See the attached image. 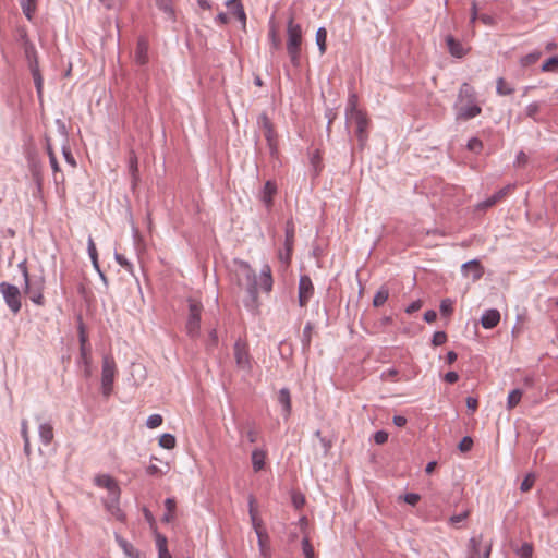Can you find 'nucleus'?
I'll list each match as a JSON object with an SVG mask.
<instances>
[{"mask_svg":"<svg viewBox=\"0 0 558 558\" xmlns=\"http://www.w3.org/2000/svg\"><path fill=\"white\" fill-rule=\"evenodd\" d=\"M466 146H468L469 150L474 151V153H480L483 147V143L477 137H472L469 140Z\"/></svg>","mask_w":558,"mask_h":558,"instance_id":"3c124183","label":"nucleus"},{"mask_svg":"<svg viewBox=\"0 0 558 558\" xmlns=\"http://www.w3.org/2000/svg\"><path fill=\"white\" fill-rule=\"evenodd\" d=\"M314 294V286L312 279L307 275H303L299 280V304L301 307L307 305Z\"/></svg>","mask_w":558,"mask_h":558,"instance_id":"9b49d317","label":"nucleus"},{"mask_svg":"<svg viewBox=\"0 0 558 558\" xmlns=\"http://www.w3.org/2000/svg\"><path fill=\"white\" fill-rule=\"evenodd\" d=\"M287 52L294 66L300 65L302 29L300 24L294 23L293 15L290 16L287 26Z\"/></svg>","mask_w":558,"mask_h":558,"instance_id":"f03ea898","label":"nucleus"},{"mask_svg":"<svg viewBox=\"0 0 558 558\" xmlns=\"http://www.w3.org/2000/svg\"><path fill=\"white\" fill-rule=\"evenodd\" d=\"M387 440H388V433L387 432H385V430H377L374 434V441L377 445H384L385 442H387Z\"/></svg>","mask_w":558,"mask_h":558,"instance_id":"4d7b16f0","label":"nucleus"},{"mask_svg":"<svg viewBox=\"0 0 558 558\" xmlns=\"http://www.w3.org/2000/svg\"><path fill=\"white\" fill-rule=\"evenodd\" d=\"M473 446V439L469 436H465L462 438V440L459 442V449L462 452H468L472 449Z\"/></svg>","mask_w":558,"mask_h":558,"instance_id":"6e6d98bb","label":"nucleus"},{"mask_svg":"<svg viewBox=\"0 0 558 558\" xmlns=\"http://www.w3.org/2000/svg\"><path fill=\"white\" fill-rule=\"evenodd\" d=\"M539 110H541V105L538 102L534 101L526 106L525 113L529 118H532L535 122H538V119L536 118V116L538 114Z\"/></svg>","mask_w":558,"mask_h":558,"instance_id":"37998d69","label":"nucleus"},{"mask_svg":"<svg viewBox=\"0 0 558 558\" xmlns=\"http://www.w3.org/2000/svg\"><path fill=\"white\" fill-rule=\"evenodd\" d=\"M541 56L542 53L539 51L531 52L521 59V64L523 66L532 65L541 58Z\"/></svg>","mask_w":558,"mask_h":558,"instance_id":"a18cd8bd","label":"nucleus"},{"mask_svg":"<svg viewBox=\"0 0 558 558\" xmlns=\"http://www.w3.org/2000/svg\"><path fill=\"white\" fill-rule=\"evenodd\" d=\"M256 534H257V537H258V545H259L260 554L263 556H266L267 548H266V545H265V539H267V534H266V532L264 530L260 531V532H256Z\"/></svg>","mask_w":558,"mask_h":558,"instance_id":"5fc2aeb1","label":"nucleus"},{"mask_svg":"<svg viewBox=\"0 0 558 558\" xmlns=\"http://www.w3.org/2000/svg\"><path fill=\"white\" fill-rule=\"evenodd\" d=\"M512 187L513 186L509 184V185L500 189L494 195H492L490 197L486 198L484 202L480 203L477 205V207L480 209H486V208H489V207L494 206L496 203H498L501 199H504L509 194V192L512 190Z\"/></svg>","mask_w":558,"mask_h":558,"instance_id":"4468645a","label":"nucleus"},{"mask_svg":"<svg viewBox=\"0 0 558 558\" xmlns=\"http://www.w3.org/2000/svg\"><path fill=\"white\" fill-rule=\"evenodd\" d=\"M95 483L97 486L108 489L110 501L112 504H118L120 498V487L113 477L107 474L98 475L95 478Z\"/></svg>","mask_w":558,"mask_h":558,"instance_id":"1a4fd4ad","label":"nucleus"},{"mask_svg":"<svg viewBox=\"0 0 558 558\" xmlns=\"http://www.w3.org/2000/svg\"><path fill=\"white\" fill-rule=\"evenodd\" d=\"M294 235H295V227L292 219L288 220L286 223V241L284 247L287 250V260L291 258V253L294 244Z\"/></svg>","mask_w":558,"mask_h":558,"instance_id":"a211bd4d","label":"nucleus"},{"mask_svg":"<svg viewBox=\"0 0 558 558\" xmlns=\"http://www.w3.org/2000/svg\"><path fill=\"white\" fill-rule=\"evenodd\" d=\"M257 125L264 131L267 145L269 147L270 155L272 157L278 154V135L274 128V124L266 112H262L257 118Z\"/></svg>","mask_w":558,"mask_h":558,"instance_id":"423d86ee","label":"nucleus"},{"mask_svg":"<svg viewBox=\"0 0 558 558\" xmlns=\"http://www.w3.org/2000/svg\"><path fill=\"white\" fill-rule=\"evenodd\" d=\"M233 356L238 369L244 372L246 375H250L253 369V359L250 353L247 342L243 341L242 339H238L233 345Z\"/></svg>","mask_w":558,"mask_h":558,"instance_id":"20e7f679","label":"nucleus"},{"mask_svg":"<svg viewBox=\"0 0 558 558\" xmlns=\"http://www.w3.org/2000/svg\"><path fill=\"white\" fill-rule=\"evenodd\" d=\"M232 14L242 23V27H243V29H245L246 14H245L242 3H236V8H234V10H232Z\"/></svg>","mask_w":558,"mask_h":558,"instance_id":"c03bdc74","label":"nucleus"},{"mask_svg":"<svg viewBox=\"0 0 558 558\" xmlns=\"http://www.w3.org/2000/svg\"><path fill=\"white\" fill-rule=\"evenodd\" d=\"M246 437H247V440L251 444H255L257 441V438H258V432L256 429H254V428H251V429L247 430Z\"/></svg>","mask_w":558,"mask_h":558,"instance_id":"774afa93","label":"nucleus"},{"mask_svg":"<svg viewBox=\"0 0 558 558\" xmlns=\"http://www.w3.org/2000/svg\"><path fill=\"white\" fill-rule=\"evenodd\" d=\"M302 550H303L305 558H314L315 557L314 547L311 544L308 536H304L302 539Z\"/></svg>","mask_w":558,"mask_h":558,"instance_id":"79ce46f5","label":"nucleus"},{"mask_svg":"<svg viewBox=\"0 0 558 558\" xmlns=\"http://www.w3.org/2000/svg\"><path fill=\"white\" fill-rule=\"evenodd\" d=\"M316 44L318 46L320 54L326 52V40H327V31L324 27H319L315 35Z\"/></svg>","mask_w":558,"mask_h":558,"instance_id":"473e14b6","label":"nucleus"},{"mask_svg":"<svg viewBox=\"0 0 558 558\" xmlns=\"http://www.w3.org/2000/svg\"><path fill=\"white\" fill-rule=\"evenodd\" d=\"M478 20L487 26H494L496 24L495 19L488 14H481Z\"/></svg>","mask_w":558,"mask_h":558,"instance_id":"e2e57ef3","label":"nucleus"},{"mask_svg":"<svg viewBox=\"0 0 558 558\" xmlns=\"http://www.w3.org/2000/svg\"><path fill=\"white\" fill-rule=\"evenodd\" d=\"M157 546L159 550V558H171L168 549H167V541L163 536H158L157 538Z\"/></svg>","mask_w":558,"mask_h":558,"instance_id":"a19ab883","label":"nucleus"},{"mask_svg":"<svg viewBox=\"0 0 558 558\" xmlns=\"http://www.w3.org/2000/svg\"><path fill=\"white\" fill-rule=\"evenodd\" d=\"M129 171L132 175V184L135 186L138 181V159L136 154L131 150L129 154Z\"/></svg>","mask_w":558,"mask_h":558,"instance_id":"393cba45","label":"nucleus"},{"mask_svg":"<svg viewBox=\"0 0 558 558\" xmlns=\"http://www.w3.org/2000/svg\"><path fill=\"white\" fill-rule=\"evenodd\" d=\"M447 341V335L445 331H436L433 335L432 343L435 347L442 345Z\"/></svg>","mask_w":558,"mask_h":558,"instance_id":"8fccbe9b","label":"nucleus"},{"mask_svg":"<svg viewBox=\"0 0 558 558\" xmlns=\"http://www.w3.org/2000/svg\"><path fill=\"white\" fill-rule=\"evenodd\" d=\"M500 322V313L497 310H486L481 318V324L485 329H492Z\"/></svg>","mask_w":558,"mask_h":558,"instance_id":"2eb2a0df","label":"nucleus"},{"mask_svg":"<svg viewBox=\"0 0 558 558\" xmlns=\"http://www.w3.org/2000/svg\"><path fill=\"white\" fill-rule=\"evenodd\" d=\"M116 375V363L111 356H104L101 369V388L105 397L112 392L113 380Z\"/></svg>","mask_w":558,"mask_h":558,"instance_id":"0eeeda50","label":"nucleus"},{"mask_svg":"<svg viewBox=\"0 0 558 558\" xmlns=\"http://www.w3.org/2000/svg\"><path fill=\"white\" fill-rule=\"evenodd\" d=\"M277 192V185L272 181H267L263 189L262 201L270 208L272 206V197Z\"/></svg>","mask_w":558,"mask_h":558,"instance_id":"5701e85b","label":"nucleus"},{"mask_svg":"<svg viewBox=\"0 0 558 558\" xmlns=\"http://www.w3.org/2000/svg\"><path fill=\"white\" fill-rule=\"evenodd\" d=\"M420 499L421 496L415 493H408L403 496V500L411 506H415L420 501Z\"/></svg>","mask_w":558,"mask_h":558,"instance_id":"13d9d810","label":"nucleus"},{"mask_svg":"<svg viewBox=\"0 0 558 558\" xmlns=\"http://www.w3.org/2000/svg\"><path fill=\"white\" fill-rule=\"evenodd\" d=\"M462 274L468 277L472 275V279L474 281L480 280L484 275V269L481 263L477 259H472L464 263L461 267Z\"/></svg>","mask_w":558,"mask_h":558,"instance_id":"ddd939ff","label":"nucleus"},{"mask_svg":"<svg viewBox=\"0 0 558 558\" xmlns=\"http://www.w3.org/2000/svg\"><path fill=\"white\" fill-rule=\"evenodd\" d=\"M189 302V316L185 325V329L187 335L191 338H196L199 335L201 328V314L203 311V305L201 302L195 299L190 298Z\"/></svg>","mask_w":558,"mask_h":558,"instance_id":"39448f33","label":"nucleus"},{"mask_svg":"<svg viewBox=\"0 0 558 558\" xmlns=\"http://www.w3.org/2000/svg\"><path fill=\"white\" fill-rule=\"evenodd\" d=\"M156 4L165 13H167L169 15L173 14V9H172L171 0H156Z\"/></svg>","mask_w":558,"mask_h":558,"instance_id":"603ef678","label":"nucleus"},{"mask_svg":"<svg viewBox=\"0 0 558 558\" xmlns=\"http://www.w3.org/2000/svg\"><path fill=\"white\" fill-rule=\"evenodd\" d=\"M422 307V301L417 300L412 302L410 305L407 306L405 312L408 314H413L417 312Z\"/></svg>","mask_w":558,"mask_h":558,"instance_id":"680f3d73","label":"nucleus"},{"mask_svg":"<svg viewBox=\"0 0 558 558\" xmlns=\"http://www.w3.org/2000/svg\"><path fill=\"white\" fill-rule=\"evenodd\" d=\"M177 440L172 434H163L159 438V446L165 449H173L175 447Z\"/></svg>","mask_w":558,"mask_h":558,"instance_id":"e433bc0d","label":"nucleus"},{"mask_svg":"<svg viewBox=\"0 0 558 558\" xmlns=\"http://www.w3.org/2000/svg\"><path fill=\"white\" fill-rule=\"evenodd\" d=\"M437 318V313L434 310H428L424 313V320L426 323H434Z\"/></svg>","mask_w":558,"mask_h":558,"instance_id":"69168bd1","label":"nucleus"},{"mask_svg":"<svg viewBox=\"0 0 558 558\" xmlns=\"http://www.w3.org/2000/svg\"><path fill=\"white\" fill-rule=\"evenodd\" d=\"M244 278L246 281L247 298L244 301L245 307L252 312H257L259 307L258 291H257V276L254 269L247 264L242 263Z\"/></svg>","mask_w":558,"mask_h":558,"instance_id":"7ed1b4c3","label":"nucleus"},{"mask_svg":"<svg viewBox=\"0 0 558 558\" xmlns=\"http://www.w3.org/2000/svg\"><path fill=\"white\" fill-rule=\"evenodd\" d=\"M389 298V290L386 286H381L373 298V306H383Z\"/></svg>","mask_w":558,"mask_h":558,"instance_id":"7c9ffc66","label":"nucleus"},{"mask_svg":"<svg viewBox=\"0 0 558 558\" xmlns=\"http://www.w3.org/2000/svg\"><path fill=\"white\" fill-rule=\"evenodd\" d=\"M23 49L28 61V68H32L34 61L38 62L36 48L32 43H26V45L23 46Z\"/></svg>","mask_w":558,"mask_h":558,"instance_id":"72a5a7b5","label":"nucleus"},{"mask_svg":"<svg viewBox=\"0 0 558 558\" xmlns=\"http://www.w3.org/2000/svg\"><path fill=\"white\" fill-rule=\"evenodd\" d=\"M162 424V416L160 414H151L146 421L148 428H156Z\"/></svg>","mask_w":558,"mask_h":558,"instance_id":"de8ad7c7","label":"nucleus"},{"mask_svg":"<svg viewBox=\"0 0 558 558\" xmlns=\"http://www.w3.org/2000/svg\"><path fill=\"white\" fill-rule=\"evenodd\" d=\"M357 95L352 93L348 97L347 108H345V116L347 119L352 118L356 116L357 112H363L362 110L357 109Z\"/></svg>","mask_w":558,"mask_h":558,"instance_id":"c85d7f7f","label":"nucleus"},{"mask_svg":"<svg viewBox=\"0 0 558 558\" xmlns=\"http://www.w3.org/2000/svg\"><path fill=\"white\" fill-rule=\"evenodd\" d=\"M440 312L442 315H450L453 312L452 301L445 299L440 303Z\"/></svg>","mask_w":558,"mask_h":558,"instance_id":"864d4df0","label":"nucleus"},{"mask_svg":"<svg viewBox=\"0 0 558 558\" xmlns=\"http://www.w3.org/2000/svg\"><path fill=\"white\" fill-rule=\"evenodd\" d=\"M269 37H270V40H271L272 48L274 49H279V47H280V39L277 36L275 26H271L270 32H269Z\"/></svg>","mask_w":558,"mask_h":558,"instance_id":"bf43d9fd","label":"nucleus"},{"mask_svg":"<svg viewBox=\"0 0 558 558\" xmlns=\"http://www.w3.org/2000/svg\"><path fill=\"white\" fill-rule=\"evenodd\" d=\"M0 293L2 294L8 307L13 314H17L21 310V292L14 284L8 282L0 283Z\"/></svg>","mask_w":558,"mask_h":558,"instance_id":"6e6552de","label":"nucleus"},{"mask_svg":"<svg viewBox=\"0 0 558 558\" xmlns=\"http://www.w3.org/2000/svg\"><path fill=\"white\" fill-rule=\"evenodd\" d=\"M31 73L33 75L34 84L36 87V92L39 98L43 96V86H44V80L39 71L38 62H33L32 68H29Z\"/></svg>","mask_w":558,"mask_h":558,"instance_id":"b1692460","label":"nucleus"},{"mask_svg":"<svg viewBox=\"0 0 558 558\" xmlns=\"http://www.w3.org/2000/svg\"><path fill=\"white\" fill-rule=\"evenodd\" d=\"M62 154H63V157H64L65 161L72 168H75L76 167V160H75L74 156L72 155L71 149H70L69 146H66V145L62 146Z\"/></svg>","mask_w":558,"mask_h":558,"instance_id":"09e8293b","label":"nucleus"},{"mask_svg":"<svg viewBox=\"0 0 558 558\" xmlns=\"http://www.w3.org/2000/svg\"><path fill=\"white\" fill-rule=\"evenodd\" d=\"M522 395L523 392L521 389H513L512 391H510L507 399V409H514L520 403Z\"/></svg>","mask_w":558,"mask_h":558,"instance_id":"2f4dec72","label":"nucleus"},{"mask_svg":"<svg viewBox=\"0 0 558 558\" xmlns=\"http://www.w3.org/2000/svg\"><path fill=\"white\" fill-rule=\"evenodd\" d=\"M478 407V402L476 398L468 397L466 398V408L471 410L472 412L476 411Z\"/></svg>","mask_w":558,"mask_h":558,"instance_id":"338daca9","label":"nucleus"},{"mask_svg":"<svg viewBox=\"0 0 558 558\" xmlns=\"http://www.w3.org/2000/svg\"><path fill=\"white\" fill-rule=\"evenodd\" d=\"M44 281L31 283L29 280L25 283V292L28 294L31 301L37 305L44 304L43 295Z\"/></svg>","mask_w":558,"mask_h":558,"instance_id":"f8f14e48","label":"nucleus"},{"mask_svg":"<svg viewBox=\"0 0 558 558\" xmlns=\"http://www.w3.org/2000/svg\"><path fill=\"white\" fill-rule=\"evenodd\" d=\"M39 438L44 445H49L53 439V427L49 423H43L38 428Z\"/></svg>","mask_w":558,"mask_h":558,"instance_id":"a878e982","label":"nucleus"},{"mask_svg":"<svg viewBox=\"0 0 558 558\" xmlns=\"http://www.w3.org/2000/svg\"><path fill=\"white\" fill-rule=\"evenodd\" d=\"M446 44L451 56L456 58H462L466 54V50L462 44L454 39L452 35L446 36Z\"/></svg>","mask_w":558,"mask_h":558,"instance_id":"6ab92c4d","label":"nucleus"},{"mask_svg":"<svg viewBox=\"0 0 558 558\" xmlns=\"http://www.w3.org/2000/svg\"><path fill=\"white\" fill-rule=\"evenodd\" d=\"M351 119L354 120L356 124L355 134L359 141V145L361 148H364L368 140L367 128L369 120L365 112H357L356 116L352 117Z\"/></svg>","mask_w":558,"mask_h":558,"instance_id":"9d476101","label":"nucleus"},{"mask_svg":"<svg viewBox=\"0 0 558 558\" xmlns=\"http://www.w3.org/2000/svg\"><path fill=\"white\" fill-rule=\"evenodd\" d=\"M116 541L123 553L130 558H141V551L123 537L117 535Z\"/></svg>","mask_w":558,"mask_h":558,"instance_id":"412c9836","label":"nucleus"},{"mask_svg":"<svg viewBox=\"0 0 558 558\" xmlns=\"http://www.w3.org/2000/svg\"><path fill=\"white\" fill-rule=\"evenodd\" d=\"M517 554L520 558H532L533 546L529 543H524L518 550Z\"/></svg>","mask_w":558,"mask_h":558,"instance_id":"49530a36","label":"nucleus"},{"mask_svg":"<svg viewBox=\"0 0 558 558\" xmlns=\"http://www.w3.org/2000/svg\"><path fill=\"white\" fill-rule=\"evenodd\" d=\"M496 83V92L498 95L506 96L511 95L514 92V88L510 86L502 77H499Z\"/></svg>","mask_w":558,"mask_h":558,"instance_id":"c9c22d12","label":"nucleus"},{"mask_svg":"<svg viewBox=\"0 0 558 558\" xmlns=\"http://www.w3.org/2000/svg\"><path fill=\"white\" fill-rule=\"evenodd\" d=\"M543 72L558 71V56L550 57L542 65Z\"/></svg>","mask_w":558,"mask_h":558,"instance_id":"ea45409f","label":"nucleus"},{"mask_svg":"<svg viewBox=\"0 0 558 558\" xmlns=\"http://www.w3.org/2000/svg\"><path fill=\"white\" fill-rule=\"evenodd\" d=\"M272 276L271 268L268 264H265L260 270L259 284L263 291L269 293L272 290Z\"/></svg>","mask_w":558,"mask_h":558,"instance_id":"f3484780","label":"nucleus"},{"mask_svg":"<svg viewBox=\"0 0 558 558\" xmlns=\"http://www.w3.org/2000/svg\"><path fill=\"white\" fill-rule=\"evenodd\" d=\"M278 402L282 405L283 415L288 417L291 414V396L288 388H281L278 393Z\"/></svg>","mask_w":558,"mask_h":558,"instance_id":"4be33fe9","label":"nucleus"},{"mask_svg":"<svg viewBox=\"0 0 558 558\" xmlns=\"http://www.w3.org/2000/svg\"><path fill=\"white\" fill-rule=\"evenodd\" d=\"M312 331H313V325L311 323H307L303 329L302 335V348L303 351H308L311 347V340H312Z\"/></svg>","mask_w":558,"mask_h":558,"instance_id":"f704fd0d","label":"nucleus"},{"mask_svg":"<svg viewBox=\"0 0 558 558\" xmlns=\"http://www.w3.org/2000/svg\"><path fill=\"white\" fill-rule=\"evenodd\" d=\"M166 513L162 515L161 521L169 523L175 518L177 502L174 498H167L165 500Z\"/></svg>","mask_w":558,"mask_h":558,"instance_id":"bb28decb","label":"nucleus"},{"mask_svg":"<svg viewBox=\"0 0 558 558\" xmlns=\"http://www.w3.org/2000/svg\"><path fill=\"white\" fill-rule=\"evenodd\" d=\"M478 17H480V15L477 12V3L475 0H472L470 24H474L475 21L478 20Z\"/></svg>","mask_w":558,"mask_h":558,"instance_id":"052dcab7","label":"nucleus"},{"mask_svg":"<svg viewBox=\"0 0 558 558\" xmlns=\"http://www.w3.org/2000/svg\"><path fill=\"white\" fill-rule=\"evenodd\" d=\"M23 13L28 20H32L33 13L36 9V0H25L22 2Z\"/></svg>","mask_w":558,"mask_h":558,"instance_id":"58836bf2","label":"nucleus"},{"mask_svg":"<svg viewBox=\"0 0 558 558\" xmlns=\"http://www.w3.org/2000/svg\"><path fill=\"white\" fill-rule=\"evenodd\" d=\"M457 119L470 120L482 112L481 107L476 104L474 88L468 83H463L458 95Z\"/></svg>","mask_w":558,"mask_h":558,"instance_id":"f257e3e1","label":"nucleus"},{"mask_svg":"<svg viewBox=\"0 0 558 558\" xmlns=\"http://www.w3.org/2000/svg\"><path fill=\"white\" fill-rule=\"evenodd\" d=\"M266 453L262 450L255 449L252 452V465L255 472H258L265 466Z\"/></svg>","mask_w":558,"mask_h":558,"instance_id":"c756f323","label":"nucleus"},{"mask_svg":"<svg viewBox=\"0 0 558 558\" xmlns=\"http://www.w3.org/2000/svg\"><path fill=\"white\" fill-rule=\"evenodd\" d=\"M87 244H88V246H87L88 255H89V257L92 259L94 268L99 272L101 279L106 280V277L101 272L99 264H98V254H97V250H96V246H95V243H94V240H93L92 236L88 238V243Z\"/></svg>","mask_w":558,"mask_h":558,"instance_id":"cd10ccee","label":"nucleus"},{"mask_svg":"<svg viewBox=\"0 0 558 558\" xmlns=\"http://www.w3.org/2000/svg\"><path fill=\"white\" fill-rule=\"evenodd\" d=\"M445 381H447L448 384H454L459 380V375L457 372H448L445 377H444Z\"/></svg>","mask_w":558,"mask_h":558,"instance_id":"0e129e2a","label":"nucleus"},{"mask_svg":"<svg viewBox=\"0 0 558 558\" xmlns=\"http://www.w3.org/2000/svg\"><path fill=\"white\" fill-rule=\"evenodd\" d=\"M136 63L143 65L148 61V43L145 38H140L134 52Z\"/></svg>","mask_w":558,"mask_h":558,"instance_id":"dca6fc26","label":"nucleus"},{"mask_svg":"<svg viewBox=\"0 0 558 558\" xmlns=\"http://www.w3.org/2000/svg\"><path fill=\"white\" fill-rule=\"evenodd\" d=\"M535 480H536V477H535L534 473L526 474L524 480L521 482L520 490L522 493L529 492L533 487Z\"/></svg>","mask_w":558,"mask_h":558,"instance_id":"4c0bfd02","label":"nucleus"},{"mask_svg":"<svg viewBox=\"0 0 558 558\" xmlns=\"http://www.w3.org/2000/svg\"><path fill=\"white\" fill-rule=\"evenodd\" d=\"M482 543H483L482 534H480L477 536H472L469 539L466 558H470V557L481 558V550L483 548Z\"/></svg>","mask_w":558,"mask_h":558,"instance_id":"aec40b11","label":"nucleus"}]
</instances>
